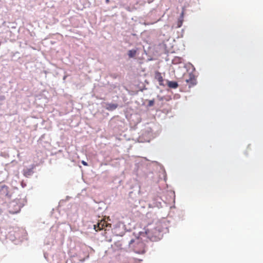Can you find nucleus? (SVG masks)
Instances as JSON below:
<instances>
[{
    "label": "nucleus",
    "instance_id": "nucleus-4",
    "mask_svg": "<svg viewBox=\"0 0 263 263\" xmlns=\"http://www.w3.org/2000/svg\"><path fill=\"white\" fill-rule=\"evenodd\" d=\"M106 224V222L105 221L102 220L100 222H99L97 225L95 224L93 226L94 229L98 231L99 230H101L103 229V227H104L105 224Z\"/></svg>",
    "mask_w": 263,
    "mask_h": 263
},
{
    "label": "nucleus",
    "instance_id": "nucleus-3",
    "mask_svg": "<svg viewBox=\"0 0 263 263\" xmlns=\"http://www.w3.org/2000/svg\"><path fill=\"white\" fill-rule=\"evenodd\" d=\"M185 81L189 84L190 87L196 84V80L195 76L192 74H190L189 78L186 79Z\"/></svg>",
    "mask_w": 263,
    "mask_h": 263
},
{
    "label": "nucleus",
    "instance_id": "nucleus-10",
    "mask_svg": "<svg viewBox=\"0 0 263 263\" xmlns=\"http://www.w3.org/2000/svg\"><path fill=\"white\" fill-rule=\"evenodd\" d=\"M154 104V100H149L148 102V106H152Z\"/></svg>",
    "mask_w": 263,
    "mask_h": 263
},
{
    "label": "nucleus",
    "instance_id": "nucleus-7",
    "mask_svg": "<svg viewBox=\"0 0 263 263\" xmlns=\"http://www.w3.org/2000/svg\"><path fill=\"white\" fill-rule=\"evenodd\" d=\"M168 86L172 88H176L178 86V84L175 81H169L168 82Z\"/></svg>",
    "mask_w": 263,
    "mask_h": 263
},
{
    "label": "nucleus",
    "instance_id": "nucleus-5",
    "mask_svg": "<svg viewBox=\"0 0 263 263\" xmlns=\"http://www.w3.org/2000/svg\"><path fill=\"white\" fill-rule=\"evenodd\" d=\"M155 79L158 81L159 84L160 85L163 84V79L160 72H159V71H156L155 74Z\"/></svg>",
    "mask_w": 263,
    "mask_h": 263
},
{
    "label": "nucleus",
    "instance_id": "nucleus-11",
    "mask_svg": "<svg viewBox=\"0 0 263 263\" xmlns=\"http://www.w3.org/2000/svg\"><path fill=\"white\" fill-rule=\"evenodd\" d=\"M81 163L85 166H88V164L86 162H85V161H82Z\"/></svg>",
    "mask_w": 263,
    "mask_h": 263
},
{
    "label": "nucleus",
    "instance_id": "nucleus-9",
    "mask_svg": "<svg viewBox=\"0 0 263 263\" xmlns=\"http://www.w3.org/2000/svg\"><path fill=\"white\" fill-rule=\"evenodd\" d=\"M3 191H5V192L6 193V194H7L8 192V187L5 185H3L1 187V189L0 190L1 192Z\"/></svg>",
    "mask_w": 263,
    "mask_h": 263
},
{
    "label": "nucleus",
    "instance_id": "nucleus-8",
    "mask_svg": "<svg viewBox=\"0 0 263 263\" xmlns=\"http://www.w3.org/2000/svg\"><path fill=\"white\" fill-rule=\"evenodd\" d=\"M136 50H130L128 52V55L129 58H134L136 54Z\"/></svg>",
    "mask_w": 263,
    "mask_h": 263
},
{
    "label": "nucleus",
    "instance_id": "nucleus-1",
    "mask_svg": "<svg viewBox=\"0 0 263 263\" xmlns=\"http://www.w3.org/2000/svg\"><path fill=\"white\" fill-rule=\"evenodd\" d=\"M133 250L137 254H144L145 253V244L139 239L133 241Z\"/></svg>",
    "mask_w": 263,
    "mask_h": 263
},
{
    "label": "nucleus",
    "instance_id": "nucleus-6",
    "mask_svg": "<svg viewBox=\"0 0 263 263\" xmlns=\"http://www.w3.org/2000/svg\"><path fill=\"white\" fill-rule=\"evenodd\" d=\"M118 107L117 104L109 103L106 105V108L108 110H113L116 109Z\"/></svg>",
    "mask_w": 263,
    "mask_h": 263
},
{
    "label": "nucleus",
    "instance_id": "nucleus-2",
    "mask_svg": "<svg viewBox=\"0 0 263 263\" xmlns=\"http://www.w3.org/2000/svg\"><path fill=\"white\" fill-rule=\"evenodd\" d=\"M147 237L153 241H156L160 239L161 232L154 228L152 230H147L145 231Z\"/></svg>",
    "mask_w": 263,
    "mask_h": 263
}]
</instances>
